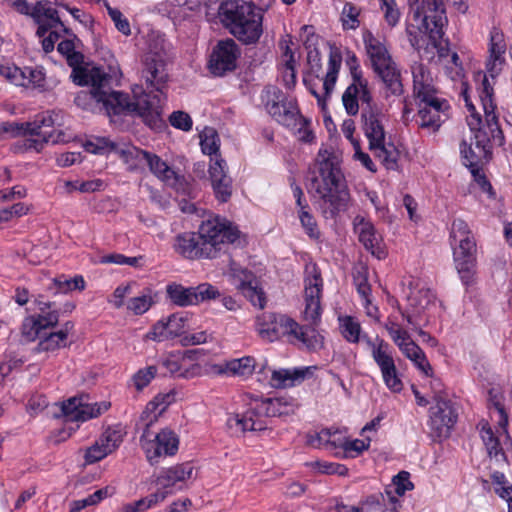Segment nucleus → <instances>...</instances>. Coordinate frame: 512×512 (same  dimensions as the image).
<instances>
[{"instance_id": "obj_20", "label": "nucleus", "mask_w": 512, "mask_h": 512, "mask_svg": "<svg viewBox=\"0 0 512 512\" xmlns=\"http://www.w3.org/2000/svg\"><path fill=\"white\" fill-rule=\"evenodd\" d=\"M148 435L146 429L141 436L142 447L145 450L147 460L151 465L158 463V459L164 456H173L177 453L179 448V437L170 428H163L158 432L154 440L144 441Z\"/></svg>"}, {"instance_id": "obj_35", "label": "nucleus", "mask_w": 512, "mask_h": 512, "mask_svg": "<svg viewBox=\"0 0 512 512\" xmlns=\"http://www.w3.org/2000/svg\"><path fill=\"white\" fill-rule=\"evenodd\" d=\"M58 322H44V330L35 352H50L67 346L68 333L65 330L54 331Z\"/></svg>"}, {"instance_id": "obj_3", "label": "nucleus", "mask_w": 512, "mask_h": 512, "mask_svg": "<svg viewBox=\"0 0 512 512\" xmlns=\"http://www.w3.org/2000/svg\"><path fill=\"white\" fill-rule=\"evenodd\" d=\"M67 63L72 67L71 78L80 86H91V92H80L75 97V103L79 106L88 98L102 103L106 111H119L124 107H130L124 93L113 90L118 82V72L111 70L105 72L102 68L84 63V56L74 51L66 57Z\"/></svg>"}, {"instance_id": "obj_32", "label": "nucleus", "mask_w": 512, "mask_h": 512, "mask_svg": "<svg viewBox=\"0 0 512 512\" xmlns=\"http://www.w3.org/2000/svg\"><path fill=\"white\" fill-rule=\"evenodd\" d=\"M173 247L177 253L188 259L210 258L199 232H185L177 235Z\"/></svg>"}, {"instance_id": "obj_61", "label": "nucleus", "mask_w": 512, "mask_h": 512, "mask_svg": "<svg viewBox=\"0 0 512 512\" xmlns=\"http://www.w3.org/2000/svg\"><path fill=\"white\" fill-rule=\"evenodd\" d=\"M370 441L371 440L369 438L367 439V442H365V440L361 439L349 440L346 437V441L342 444V449L347 457L355 458L363 451L368 450Z\"/></svg>"}, {"instance_id": "obj_49", "label": "nucleus", "mask_w": 512, "mask_h": 512, "mask_svg": "<svg viewBox=\"0 0 512 512\" xmlns=\"http://www.w3.org/2000/svg\"><path fill=\"white\" fill-rule=\"evenodd\" d=\"M87 152L92 154L104 155L112 151H118L114 142L105 137H94L84 144Z\"/></svg>"}, {"instance_id": "obj_30", "label": "nucleus", "mask_w": 512, "mask_h": 512, "mask_svg": "<svg viewBox=\"0 0 512 512\" xmlns=\"http://www.w3.org/2000/svg\"><path fill=\"white\" fill-rule=\"evenodd\" d=\"M506 49L504 33L500 28L493 27L489 34V57L486 62V71L491 78H495L502 71Z\"/></svg>"}, {"instance_id": "obj_40", "label": "nucleus", "mask_w": 512, "mask_h": 512, "mask_svg": "<svg viewBox=\"0 0 512 512\" xmlns=\"http://www.w3.org/2000/svg\"><path fill=\"white\" fill-rule=\"evenodd\" d=\"M159 293L152 288H145L135 297L127 302V309L135 315L140 316L146 313L155 303H157Z\"/></svg>"}, {"instance_id": "obj_6", "label": "nucleus", "mask_w": 512, "mask_h": 512, "mask_svg": "<svg viewBox=\"0 0 512 512\" xmlns=\"http://www.w3.org/2000/svg\"><path fill=\"white\" fill-rule=\"evenodd\" d=\"M316 368V366H301L270 370L266 361L259 366L253 356H243L226 361L222 371L231 376L244 378H248L255 372L258 375V381L267 380L268 385L272 388L285 389L300 385L306 379L311 378Z\"/></svg>"}, {"instance_id": "obj_55", "label": "nucleus", "mask_w": 512, "mask_h": 512, "mask_svg": "<svg viewBox=\"0 0 512 512\" xmlns=\"http://www.w3.org/2000/svg\"><path fill=\"white\" fill-rule=\"evenodd\" d=\"M193 295H195V297H193L194 305H197L201 302L217 298L220 293L213 285L202 283L193 287Z\"/></svg>"}, {"instance_id": "obj_51", "label": "nucleus", "mask_w": 512, "mask_h": 512, "mask_svg": "<svg viewBox=\"0 0 512 512\" xmlns=\"http://www.w3.org/2000/svg\"><path fill=\"white\" fill-rule=\"evenodd\" d=\"M110 453V449L107 448L102 442L96 441L93 445L88 447L84 453V466L94 464L101 461Z\"/></svg>"}, {"instance_id": "obj_62", "label": "nucleus", "mask_w": 512, "mask_h": 512, "mask_svg": "<svg viewBox=\"0 0 512 512\" xmlns=\"http://www.w3.org/2000/svg\"><path fill=\"white\" fill-rule=\"evenodd\" d=\"M82 398L71 397L61 404V416L65 418L66 422H76V415L80 411V404Z\"/></svg>"}, {"instance_id": "obj_19", "label": "nucleus", "mask_w": 512, "mask_h": 512, "mask_svg": "<svg viewBox=\"0 0 512 512\" xmlns=\"http://www.w3.org/2000/svg\"><path fill=\"white\" fill-rule=\"evenodd\" d=\"M305 271L304 318L305 320H319L322 313L323 279L316 264L306 265Z\"/></svg>"}, {"instance_id": "obj_50", "label": "nucleus", "mask_w": 512, "mask_h": 512, "mask_svg": "<svg viewBox=\"0 0 512 512\" xmlns=\"http://www.w3.org/2000/svg\"><path fill=\"white\" fill-rule=\"evenodd\" d=\"M360 8L356 5L347 2L345 3L341 12L342 26L346 30H355L360 26Z\"/></svg>"}, {"instance_id": "obj_15", "label": "nucleus", "mask_w": 512, "mask_h": 512, "mask_svg": "<svg viewBox=\"0 0 512 512\" xmlns=\"http://www.w3.org/2000/svg\"><path fill=\"white\" fill-rule=\"evenodd\" d=\"M198 232L210 258L216 257L223 245L234 243L239 237V230L230 221L212 215L201 223Z\"/></svg>"}, {"instance_id": "obj_7", "label": "nucleus", "mask_w": 512, "mask_h": 512, "mask_svg": "<svg viewBox=\"0 0 512 512\" xmlns=\"http://www.w3.org/2000/svg\"><path fill=\"white\" fill-rule=\"evenodd\" d=\"M298 407L297 400L289 395L256 399L242 413L228 417L227 426L236 432H261L267 429L266 418L293 414Z\"/></svg>"}, {"instance_id": "obj_9", "label": "nucleus", "mask_w": 512, "mask_h": 512, "mask_svg": "<svg viewBox=\"0 0 512 512\" xmlns=\"http://www.w3.org/2000/svg\"><path fill=\"white\" fill-rule=\"evenodd\" d=\"M262 101L267 112L281 125L293 130L298 139L310 143L315 136L309 127V121L300 115L295 100H288L274 86L266 87L262 92Z\"/></svg>"}, {"instance_id": "obj_42", "label": "nucleus", "mask_w": 512, "mask_h": 512, "mask_svg": "<svg viewBox=\"0 0 512 512\" xmlns=\"http://www.w3.org/2000/svg\"><path fill=\"white\" fill-rule=\"evenodd\" d=\"M166 293L170 301L180 307L194 305L193 287H184L178 283H170L166 286Z\"/></svg>"}, {"instance_id": "obj_47", "label": "nucleus", "mask_w": 512, "mask_h": 512, "mask_svg": "<svg viewBox=\"0 0 512 512\" xmlns=\"http://www.w3.org/2000/svg\"><path fill=\"white\" fill-rule=\"evenodd\" d=\"M200 145L204 154L215 157L220 147V139L214 128L205 127L200 133Z\"/></svg>"}, {"instance_id": "obj_16", "label": "nucleus", "mask_w": 512, "mask_h": 512, "mask_svg": "<svg viewBox=\"0 0 512 512\" xmlns=\"http://www.w3.org/2000/svg\"><path fill=\"white\" fill-rule=\"evenodd\" d=\"M347 63L351 70L352 82L342 95V103L349 116H355L359 112V100L365 107L372 106V94L368 89V81L362 76L357 58L354 54L349 56Z\"/></svg>"}, {"instance_id": "obj_54", "label": "nucleus", "mask_w": 512, "mask_h": 512, "mask_svg": "<svg viewBox=\"0 0 512 512\" xmlns=\"http://www.w3.org/2000/svg\"><path fill=\"white\" fill-rule=\"evenodd\" d=\"M380 9L384 19L390 27H395L400 20L401 13L397 7L396 0H380Z\"/></svg>"}, {"instance_id": "obj_8", "label": "nucleus", "mask_w": 512, "mask_h": 512, "mask_svg": "<svg viewBox=\"0 0 512 512\" xmlns=\"http://www.w3.org/2000/svg\"><path fill=\"white\" fill-rule=\"evenodd\" d=\"M218 18L222 25L244 44L256 43L263 33V13L249 2H222L218 9Z\"/></svg>"}, {"instance_id": "obj_52", "label": "nucleus", "mask_w": 512, "mask_h": 512, "mask_svg": "<svg viewBox=\"0 0 512 512\" xmlns=\"http://www.w3.org/2000/svg\"><path fill=\"white\" fill-rule=\"evenodd\" d=\"M362 510L367 512H386L385 497L382 492L373 493L363 497L360 501Z\"/></svg>"}, {"instance_id": "obj_24", "label": "nucleus", "mask_w": 512, "mask_h": 512, "mask_svg": "<svg viewBox=\"0 0 512 512\" xmlns=\"http://www.w3.org/2000/svg\"><path fill=\"white\" fill-rule=\"evenodd\" d=\"M319 322H299L291 324L288 342L301 344L309 351H319L324 347L323 331L318 327Z\"/></svg>"}, {"instance_id": "obj_34", "label": "nucleus", "mask_w": 512, "mask_h": 512, "mask_svg": "<svg viewBox=\"0 0 512 512\" xmlns=\"http://www.w3.org/2000/svg\"><path fill=\"white\" fill-rule=\"evenodd\" d=\"M353 280L366 315L373 320H378V308L370 298L371 288L368 283V268L364 265L356 266L353 271Z\"/></svg>"}, {"instance_id": "obj_60", "label": "nucleus", "mask_w": 512, "mask_h": 512, "mask_svg": "<svg viewBox=\"0 0 512 512\" xmlns=\"http://www.w3.org/2000/svg\"><path fill=\"white\" fill-rule=\"evenodd\" d=\"M107 12L120 33L125 36L131 35L130 23L119 9L107 5Z\"/></svg>"}, {"instance_id": "obj_44", "label": "nucleus", "mask_w": 512, "mask_h": 512, "mask_svg": "<svg viewBox=\"0 0 512 512\" xmlns=\"http://www.w3.org/2000/svg\"><path fill=\"white\" fill-rule=\"evenodd\" d=\"M392 486L394 487V493L398 496H403L407 491L414 489V484L410 480V473L405 470H402L393 476ZM385 493L393 504L399 502L398 498L392 494L393 491L391 490V486H387L385 488Z\"/></svg>"}, {"instance_id": "obj_13", "label": "nucleus", "mask_w": 512, "mask_h": 512, "mask_svg": "<svg viewBox=\"0 0 512 512\" xmlns=\"http://www.w3.org/2000/svg\"><path fill=\"white\" fill-rule=\"evenodd\" d=\"M401 298L406 301L402 313L406 320L434 316L430 310L437 308L435 295L424 281L412 276L405 277L401 281Z\"/></svg>"}, {"instance_id": "obj_45", "label": "nucleus", "mask_w": 512, "mask_h": 512, "mask_svg": "<svg viewBox=\"0 0 512 512\" xmlns=\"http://www.w3.org/2000/svg\"><path fill=\"white\" fill-rule=\"evenodd\" d=\"M85 288L84 278L77 275L73 278H67L65 275L55 277L52 280V284L49 287L50 290H54L55 293L67 294L74 290H83Z\"/></svg>"}, {"instance_id": "obj_31", "label": "nucleus", "mask_w": 512, "mask_h": 512, "mask_svg": "<svg viewBox=\"0 0 512 512\" xmlns=\"http://www.w3.org/2000/svg\"><path fill=\"white\" fill-rule=\"evenodd\" d=\"M411 71L413 77V95L417 103L439 97L434 78L424 64L415 62L411 67Z\"/></svg>"}, {"instance_id": "obj_46", "label": "nucleus", "mask_w": 512, "mask_h": 512, "mask_svg": "<svg viewBox=\"0 0 512 512\" xmlns=\"http://www.w3.org/2000/svg\"><path fill=\"white\" fill-rule=\"evenodd\" d=\"M480 436L489 457H498L499 455L505 456L499 438L495 435L488 423L482 426Z\"/></svg>"}, {"instance_id": "obj_29", "label": "nucleus", "mask_w": 512, "mask_h": 512, "mask_svg": "<svg viewBox=\"0 0 512 512\" xmlns=\"http://www.w3.org/2000/svg\"><path fill=\"white\" fill-rule=\"evenodd\" d=\"M363 130L369 140V148L386 141V117L381 109L373 104L362 110Z\"/></svg>"}, {"instance_id": "obj_12", "label": "nucleus", "mask_w": 512, "mask_h": 512, "mask_svg": "<svg viewBox=\"0 0 512 512\" xmlns=\"http://www.w3.org/2000/svg\"><path fill=\"white\" fill-rule=\"evenodd\" d=\"M363 41L374 72L381 78L385 87L392 95L401 94L400 71L391 57L385 40L367 31L363 35Z\"/></svg>"}, {"instance_id": "obj_17", "label": "nucleus", "mask_w": 512, "mask_h": 512, "mask_svg": "<svg viewBox=\"0 0 512 512\" xmlns=\"http://www.w3.org/2000/svg\"><path fill=\"white\" fill-rule=\"evenodd\" d=\"M363 338L372 349V357L380 368L385 385L392 392L399 393L403 389V383L398 375L389 343L377 338L378 344L376 345L367 335H364Z\"/></svg>"}, {"instance_id": "obj_23", "label": "nucleus", "mask_w": 512, "mask_h": 512, "mask_svg": "<svg viewBox=\"0 0 512 512\" xmlns=\"http://www.w3.org/2000/svg\"><path fill=\"white\" fill-rule=\"evenodd\" d=\"M194 469L191 461L164 468L156 476L155 483L160 490L169 491V495H173L184 488L186 480L193 477Z\"/></svg>"}, {"instance_id": "obj_53", "label": "nucleus", "mask_w": 512, "mask_h": 512, "mask_svg": "<svg viewBox=\"0 0 512 512\" xmlns=\"http://www.w3.org/2000/svg\"><path fill=\"white\" fill-rule=\"evenodd\" d=\"M100 442L110 449V453L115 451L123 442L122 430L118 427H108L101 435Z\"/></svg>"}, {"instance_id": "obj_5", "label": "nucleus", "mask_w": 512, "mask_h": 512, "mask_svg": "<svg viewBox=\"0 0 512 512\" xmlns=\"http://www.w3.org/2000/svg\"><path fill=\"white\" fill-rule=\"evenodd\" d=\"M412 9V21L406 26L411 46L418 51L436 48L448 21L443 0H420Z\"/></svg>"}, {"instance_id": "obj_10", "label": "nucleus", "mask_w": 512, "mask_h": 512, "mask_svg": "<svg viewBox=\"0 0 512 512\" xmlns=\"http://www.w3.org/2000/svg\"><path fill=\"white\" fill-rule=\"evenodd\" d=\"M450 245L456 270L462 283L475 282L477 246L469 225L462 219H454L450 228Z\"/></svg>"}, {"instance_id": "obj_28", "label": "nucleus", "mask_w": 512, "mask_h": 512, "mask_svg": "<svg viewBox=\"0 0 512 512\" xmlns=\"http://www.w3.org/2000/svg\"><path fill=\"white\" fill-rule=\"evenodd\" d=\"M20 13L30 15L35 20L38 24L37 35L39 37H44L50 29L61 28L63 31H67L57 11L48 1H39L33 6L28 4V11Z\"/></svg>"}, {"instance_id": "obj_57", "label": "nucleus", "mask_w": 512, "mask_h": 512, "mask_svg": "<svg viewBox=\"0 0 512 512\" xmlns=\"http://www.w3.org/2000/svg\"><path fill=\"white\" fill-rule=\"evenodd\" d=\"M338 434V429L333 430L332 428H324L320 432L309 434L307 436V444L318 448L322 445L328 446L331 442L332 437Z\"/></svg>"}, {"instance_id": "obj_64", "label": "nucleus", "mask_w": 512, "mask_h": 512, "mask_svg": "<svg viewBox=\"0 0 512 512\" xmlns=\"http://www.w3.org/2000/svg\"><path fill=\"white\" fill-rule=\"evenodd\" d=\"M217 200L227 202L232 195V180L230 177L211 182Z\"/></svg>"}, {"instance_id": "obj_2", "label": "nucleus", "mask_w": 512, "mask_h": 512, "mask_svg": "<svg viewBox=\"0 0 512 512\" xmlns=\"http://www.w3.org/2000/svg\"><path fill=\"white\" fill-rule=\"evenodd\" d=\"M141 78L145 84V90H133V99L127 94L129 106L119 111H110L113 114H136L151 128L160 127L163 123L162 112L165 100L164 89L168 80L165 68V59L144 56Z\"/></svg>"}, {"instance_id": "obj_4", "label": "nucleus", "mask_w": 512, "mask_h": 512, "mask_svg": "<svg viewBox=\"0 0 512 512\" xmlns=\"http://www.w3.org/2000/svg\"><path fill=\"white\" fill-rule=\"evenodd\" d=\"M316 163L318 175L312 181V187L326 207L325 213L334 216L344 210L349 201V191L340 168V158L328 149L320 148Z\"/></svg>"}, {"instance_id": "obj_1", "label": "nucleus", "mask_w": 512, "mask_h": 512, "mask_svg": "<svg viewBox=\"0 0 512 512\" xmlns=\"http://www.w3.org/2000/svg\"><path fill=\"white\" fill-rule=\"evenodd\" d=\"M493 88L489 83L487 75H484L479 93V98L484 111L485 123L482 118L475 112L474 106L465 98L466 106L470 111L467 117L468 126L473 134L470 145L467 147L463 142L461 145V154L466 166L472 168L471 172L476 175L474 167L483 160H488L491 155V142L501 144L503 141V133L500 129L498 116L495 112V104L493 103Z\"/></svg>"}, {"instance_id": "obj_22", "label": "nucleus", "mask_w": 512, "mask_h": 512, "mask_svg": "<svg viewBox=\"0 0 512 512\" xmlns=\"http://www.w3.org/2000/svg\"><path fill=\"white\" fill-rule=\"evenodd\" d=\"M417 104L419 107L417 120L419 127L430 132L438 131L448 118V102L438 97Z\"/></svg>"}, {"instance_id": "obj_58", "label": "nucleus", "mask_w": 512, "mask_h": 512, "mask_svg": "<svg viewBox=\"0 0 512 512\" xmlns=\"http://www.w3.org/2000/svg\"><path fill=\"white\" fill-rule=\"evenodd\" d=\"M157 373L158 368L156 366H148L146 368L139 369L133 376L135 388L138 391L143 390L146 386L149 385Z\"/></svg>"}, {"instance_id": "obj_63", "label": "nucleus", "mask_w": 512, "mask_h": 512, "mask_svg": "<svg viewBox=\"0 0 512 512\" xmlns=\"http://www.w3.org/2000/svg\"><path fill=\"white\" fill-rule=\"evenodd\" d=\"M340 333L350 343H358L361 337L360 322H340Z\"/></svg>"}, {"instance_id": "obj_25", "label": "nucleus", "mask_w": 512, "mask_h": 512, "mask_svg": "<svg viewBox=\"0 0 512 512\" xmlns=\"http://www.w3.org/2000/svg\"><path fill=\"white\" fill-rule=\"evenodd\" d=\"M240 52L233 39L221 40L214 47L210 56L209 67L214 75L222 76L236 67V60Z\"/></svg>"}, {"instance_id": "obj_36", "label": "nucleus", "mask_w": 512, "mask_h": 512, "mask_svg": "<svg viewBox=\"0 0 512 512\" xmlns=\"http://www.w3.org/2000/svg\"><path fill=\"white\" fill-rule=\"evenodd\" d=\"M292 44L291 36L286 35L279 42V46L283 51L282 80L286 88L291 89L296 84L295 57L290 45Z\"/></svg>"}, {"instance_id": "obj_27", "label": "nucleus", "mask_w": 512, "mask_h": 512, "mask_svg": "<svg viewBox=\"0 0 512 512\" xmlns=\"http://www.w3.org/2000/svg\"><path fill=\"white\" fill-rule=\"evenodd\" d=\"M354 232L363 246L377 259L386 257L382 236L376 231L373 223L363 216L357 215L353 220Z\"/></svg>"}, {"instance_id": "obj_38", "label": "nucleus", "mask_w": 512, "mask_h": 512, "mask_svg": "<svg viewBox=\"0 0 512 512\" xmlns=\"http://www.w3.org/2000/svg\"><path fill=\"white\" fill-rule=\"evenodd\" d=\"M293 195L298 206V217L306 234L311 238L319 237V229L314 217L307 210V203L303 200V191L299 186L293 187Z\"/></svg>"}, {"instance_id": "obj_21", "label": "nucleus", "mask_w": 512, "mask_h": 512, "mask_svg": "<svg viewBox=\"0 0 512 512\" xmlns=\"http://www.w3.org/2000/svg\"><path fill=\"white\" fill-rule=\"evenodd\" d=\"M0 76L9 83L31 89H46L45 75L41 69L20 68L14 64L0 65Z\"/></svg>"}, {"instance_id": "obj_11", "label": "nucleus", "mask_w": 512, "mask_h": 512, "mask_svg": "<svg viewBox=\"0 0 512 512\" xmlns=\"http://www.w3.org/2000/svg\"><path fill=\"white\" fill-rule=\"evenodd\" d=\"M63 119L61 112L47 111L38 115L33 122L25 123L23 135L30 136L23 140L25 150L40 152L45 144L69 142L73 135L60 128L64 124Z\"/></svg>"}, {"instance_id": "obj_41", "label": "nucleus", "mask_w": 512, "mask_h": 512, "mask_svg": "<svg viewBox=\"0 0 512 512\" xmlns=\"http://www.w3.org/2000/svg\"><path fill=\"white\" fill-rule=\"evenodd\" d=\"M374 156L380 160L383 166L388 170L398 169V158L399 152L392 143H386V141L374 145L369 148Z\"/></svg>"}, {"instance_id": "obj_59", "label": "nucleus", "mask_w": 512, "mask_h": 512, "mask_svg": "<svg viewBox=\"0 0 512 512\" xmlns=\"http://www.w3.org/2000/svg\"><path fill=\"white\" fill-rule=\"evenodd\" d=\"M209 176L211 182L229 177L227 174V164L220 155L210 158Z\"/></svg>"}, {"instance_id": "obj_37", "label": "nucleus", "mask_w": 512, "mask_h": 512, "mask_svg": "<svg viewBox=\"0 0 512 512\" xmlns=\"http://www.w3.org/2000/svg\"><path fill=\"white\" fill-rule=\"evenodd\" d=\"M291 324L299 322H256L255 331L263 341L271 343L283 337L288 339Z\"/></svg>"}, {"instance_id": "obj_39", "label": "nucleus", "mask_w": 512, "mask_h": 512, "mask_svg": "<svg viewBox=\"0 0 512 512\" xmlns=\"http://www.w3.org/2000/svg\"><path fill=\"white\" fill-rule=\"evenodd\" d=\"M184 322H155L147 338L162 342L182 337L184 334Z\"/></svg>"}, {"instance_id": "obj_33", "label": "nucleus", "mask_w": 512, "mask_h": 512, "mask_svg": "<svg viewBox=\"0 0 512 512\" xmlns=\"http://www.w3.org/2000/svg\"><path fill=\"white\" fill-rule=\"evenodd\" d=\"M147 165L153 175H155L165 185L172 187L176 191L185 192V179L179 175L172 167L163 161L156 154L150 153Z\"/></svg>"}, {"instance_id": "obj_18", "label": "nucleus", "mask_w": 512, "mask_h": 512, "mask_svg": "<svg viewBox=\"0 0 512 512\" xmlns=\"http://www.w3.org/2000/svg\"><path fill=\"white\" fill-rule=\"evenodd\" d=\"M199 355H203L202 349H188L184 352L170 353L158 361V371L162 376H171L174 378L189 379L196 375L199 370L198 365H186V361H194Z\"/></svg>"}, {"instance_id": "obj_43", "label": "nucleus", "mask_w": 512, "mask_h": 512, "mask_svg": "<svg viewBox=\"0 0 512 512\" xmlns=\"http://www.w3.org/2000/svg\"><path fill=\"white\" fill-rule=\"evenodd\" d=\"M123 161L127 164L129 170H139L147 164L150 153L141 150L135 146H126L125 148L118 149Z\"/></svg>"}, {"instance_id": "obj_26", "label": "nucleus", "mask_w": 512, "mask_h": 512, "mask_svg": "<svg viewBox=\"0 0 512 512\" xmlns=\"http://www.w3.org/2000/svg\"><path fill=\"white\" fill-rule=\"evenodd\" d=\"M230 275L232 277L233 284L246 298L250 300L253 306L260 309L264 308L265 295L262 289L257 286L255 276L252 272L232 263L230 267Z\"/></svg>"}, {"instance_id": "obj_14", "label": "nucleus", "mask_w": 512, "mask_h": 512, "mask_svg": "<svg viewBox=\"0 0 512 512\" xmlns=\"http://www.w3.org/2000/svg\"><path fill=\"white\" fill-rule=\"evenodd\" d=\"M458 421L456 404L444 396L441 390L435 391L433 405L429 408L428 426L434 441L449 438Z\"/></svg>"}, {"instance_id": "obj_48", "label": "nucleus", "mask_w": 512, "mask_h": 512, "mask_svg": "<svg viewBox=\"0 0 512 512\" xmlns=\"http://www.w3.org/2000/svg\"><path fill=\"white\" fill-rule=\"evenodd\" d=\"M167 43L164 35L159 32H151L147 39V52L145 56L165 58Z\"/></svg>"}, {"instance_id": "obj_56", "label": "nucleus", "mask_w": 512, "mask_h": 512, "mask_svg": "<svg viewBox=\"0 0 512 512\" xmlns=\"http://www.w3.org/2000/svg\"><path fill=\"white\" fill-rule=\"evenodd\" d=\"M116 490L113 486H105L89 494L87 497L80 499V503L82 507L86 508L88 506H95L99 504L104 499L111 497L115 494Z\"/></svg>"}]
</instances>
